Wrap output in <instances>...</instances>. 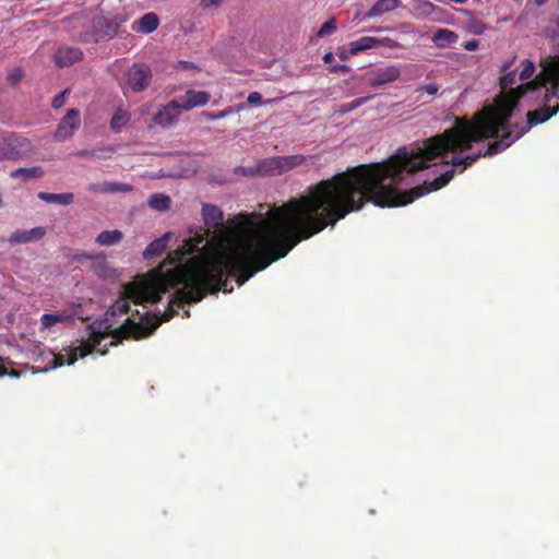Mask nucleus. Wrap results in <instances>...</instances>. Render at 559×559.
Segmentation results:
<instances>
[{
	"label": "nucleus",
	"mask_w": 559,
	"mask_h": 559,
	"mask_svg": "<svg viewBox=\"0 0 559 559\" xmlns=\"http://www.w3.org/2000/svg\"><path fill=\"white\" fill-rule=\"evenodd\" d=\"M537 7L546 4L549 0H533Z\"/></svg>",
	"instance_id": "obj_49"
},
{
	"label": "nucleus",
	"mask_w": 559,
	"mask_h": 559,
	"mask_svg": "<svg viewBox=\"0 0 559 559\" xmlns=\"http://www.w3.org/2000/svg\"><path fill=\"white\" fill-rule=\"evenodd\" d=\"M44 176V170L40 166L29 168L20 167L11 171L10 177L13 179L23 178V180L39 179Z\"/></svg>",
	"instance_id": "obj_26"
},
{
	"label": "nucleus",
	"mask_w": 559,
	"mask_h": 559,
	"mask_svg": "<svg viewBox=\"0 0 559 559\" xmlns=\"http://www.w3.org/2000/svg\"><path fill=\"white\" fill-rule=\"evenodd\" d=\"M464 49L474 51L479 47V41L476 39L467 40L463 44Z\"/></svg>",
	"instance_id": "obj_44"
},
{
	"label": "nucleus",
	"mask_w": 559,
	"mask_h": 559,
	"mask_svg": "<svg viewBox=\"0 0 559 559\" xmlns=\"http://www.w3.org/2000/svg\"><path fill=\"white\" fill-rule=\"evenodd\" d=\"M223 0H201L200 7L203 10L216 9L222 4Z\"/></svg>",
	"instance_id": "obj_40"
},
{
	"label": "nucleus",
	"mask_w": 559,
	"mask_h": 559,
	"mask_svg": "<svg viewBox=\"0 0 559 559\" xmlns=\"http://www.w3.org/2000/svg\"><path fill=\"white\" fill-rule=\"evenodd\" d=\"M46 235L44 227H34L32 229H17L9 237L11 245L28 243L40 240Z\"/></svg>",
	"instance_id": "obj_16"
},
{
	"label": "nucleus",
	"mask_w": 559,
	"mask_h": 559,
	"mask_svg": "<svg viewBox=\"0 0 559 559\" xmlns=\"http://www.w3.org/2000/svg\"><path fill=\"white\" fill-rule=\"evenodd\" d=\"M231 112H233V108L226 107L225 109L219 110L218 112L204 111L202 115L209 120H219V119H223V118L229 116Z\"/></svg>",
	"instance_id": "obj_37"
},
{
	"label": "nucleus",
	"mask_w": 559,
	"mask_h": 559,
	"mask_svg": "<svg viewBox=\"0 0 559 559\" xmlns=\"http://www.w3.org/2000/svg\"><path fill=\"white\" fill-rule=\"evenodd\" d=\"M106 335L102 333L93 332L87 341H83L80 345L75 346L68 355L67 364L73 365L78 358H83L98 348L102 344L103 338Z\"/></svg>",
	"instance_id": "obj_10"
},
{
	"label": "nucleus",
	"mask_w": 559,
	"mask_h": 559,
	"mask_svg": "<svg viewBox=\"0 0 559 559\" xmlns=\"http://www.w3.org/2000/svg\"><path fill=\"white\" fill-rule=\"evenodd\" d=\"M235 174L239 175V176H243V177H254V176H258L257 165L249 166V167L238 166V167L235 168Z\"/></svg>",
	"instance_id": "obj_38"
},
{
	"label": "nucleus",
	"mask_w": 559,
	"mask_h": 559,
	"mask_svg": "<svg viewBox=\"0 0 559 559\" xmlns=\"http://www.w3.org/2000/svg\"><path fill=\"white\" fill-rule=\"evenodd\" d=\"M183 317H190V311H189V310H186V311L183 312Z\"/></svg>",
	"instance_id": "obj_53"
},
{
	"label": "nucleus",
	"mask_w": 559,
	"mask_h": 559,
	"mask_svg": "<svg viewBox=\"0 0 559 559\" xmlns=\"http://www.w3.org/2000/svg\"><path fill=\"white\" fill-rule=\"evenodd\" d=\"M211 95L204 91L188 90L180 98L179 105L182 110H191L194 107H201L210 102Z\"/></svg>",
	"instance_id": "obj_15"
},
{
	"label": "nucleus",
	"mask_w": 559,
	"mask_h": 559,
	"mask_svg": "<svg viewBox=\"0 0 559 559\" xmlns=\"http://www.w3.org/2000/svg\"><path fill=\"white\" fill-rule=\"evenodd\" d=\"M378 41H379V46H384L388 48H399L401 46L397 41H395L389 37L378 39Z\"/></svg>",
	"instance_id": "obj_43"
},
{
	"label": "nucleus",
	"mask_w": 559,
	"mask_h": 559,
	"mask_svg": "<svg viewBox=\"0 0 559 559\" xmlns=\"http://www.w3.org/2000/svg\"><path fill=\"white\" fill-rule=\"evenodd\" d=\"M237 233L248 238L230 245L211 257L192 259L188 264H176L164 270L174 260H166L157 267L124 284L120 297L110 306L112 317L130 311V302L156 304L162 295L183 282L186 288L178 293V305L199 302L209 293H231L229 277L242 286L255 273L284 258L298 242L334 226L331 210L319 183L307 192L274 206L263 218L261 213H239L231 218Z\"/></svg>",
	"instance_id": "obj_2"
},
{
	"label": "nucleus",
	"mask_w": 559,
	"mask_h": 559,
	"mask_svg": "<svg viewBox=\"0 0 559 559\" xmlns=\"http://www.w3.org/2000/svg\"><path fill=\"white\" fill-rule=\"evenodd\" d=\"M340 58H341L342 60H346V58H347V57H346V53H345V52H342V53L340 55Z\"/></svg>",
	"instance_id": "obj_52"
},
{
	"label": "nucleus",
	"mask_w": 559,
	"mask_h": 559,
	"mask_svg": "<svg viewBox=\"0 0 559 559\" xmlns=\"http://www.w3.org/2000/svg\"><path fill=\"white\" fill-rule=\"evenodd\" d=\"M178 285H182V287L176 290L169 302L168 309L163 312L159 318L147 311L140 312L139 310H134L121 326L111 332L112 340L110 341V345L117 346L122 342V340L127 338H145L150 336L160 325V323L169 321L178 313L177 309L174 307L181 308L186 304L191 305L192 302L188 301L178 305V293L186 288V284L180 282L175 287Z\"/></svg>",
	"instance_id": "obj_3"
},
{
	"label": "nucleus",
	"mask_w": 559,
	"mask_h": 559,
	"mask_svg": "<svg viewBox=\"0 0 559 559\" xmlns=\"http://www.w3.org/2000/svg\"><path fill=\"white\" fill-rule=\"evenodd\" d=\"M129 121V115L122 109H117L110 120V128L115 131L121 130Z\"/></svg>",
	"instance_id": "obj_31"
},
{
	"label": "nucleus",
	"mask_w": 559,
	"mask_h": 559,
	"mask_svg": "<svg viewBox=\"0 0 559 559\" xmlns=\"http://www.w3.org/2000/svg\"><path fill=\"white\" fill-rule=\"evenodd\" d=\"M542 71L530 82L513 91L520 96L532 90L543 94L545 100L559 99V55L549 56L540 62Z\"/></svg>",
	"instance_id": "obj_4"
},
{
	"label": "nucleus",
	"mask_w": 559,
	"mask_h": 559,
	"mask_svg": "<svg viewBox=\"0 0 559 559\" xmlns=\"http://www.w3.org/2000/svg\"><path fill=\"white\" fill-rule=\"evenodd\" d=\"M180 110L182 108L179 105V100L173 99L155 114L153 120L163 128H169L177 122Z\"/></svg>",
	"instance_id": "obj_11"
},
{
	"label": "nucleus",
	"mask_w": 559,
	"mask_h": 559,
	"mask_svg": "<svg viewBox=\"0 0 559 559\" xmlns=\"http://www.w3.org/2000/svg\"><path fill=\"white\" fill-rule=\"evenodd\" d=\"M23 72L20 69H16L9 75V81L13 84L17 83L22 79Z\"/></svg>",
	"instance_id": "obj_46"
},
{
	"label": "nucleus",
	"mask_w": 559,
	"mask_h": 559,
	"mask_svg": "<svg viewBox=\"0 0 559 559\" xmlns=\"http://www.w3.org/2000/svg\"><path fill=\"white\" fill-rule=\"evenodd\" d=\"M419 8L427 14H430L435 11L436 7L429 2V1H423L420 4H419Z\"/></svg>",
	"instance_id": "obj_45"
},
{
	"label": "nucleus",
	"mask_w": 559,
	"mask_h": 559,
	"mask_svg": "<svg viewBox=\"0 0 559 559\" xmlns=\"http://www.w3.org/2000/svg\"><path fill=\"white\" fill-rule=\"evenodd\" d=\"M169 238L170 233H166L162 237L153 240L143 251V258L145 260H151L160 255L166 249Z\"/></svg>",
	"instance_id": "obj_21"
},
{
	"label": "nucleus",
	"mask_w": 559,
	"mask_h": 559,
	"mask_svg": "<svg viewBox=\"0 0 559 559\" xmlns=\"http://www.w3.org/2000/svg\"><path fill=\"white\" fill-rule=\"evenodd\" d=\"M514 61L515 56L512 57L510 60H507L500 69L501 76L499 79V85L502 90V93L498 97L509 94L511 90L518 88L512 87V85L516 82V69L513 67Z\"/></svg>",
	"instance_id": "obj_14"
},
{
	"label": "nucleus",
	"mask_w": 559,
	"mask_h": 559,
	"mask_svg": "<svg viewBox=\"0 0 559 559\" xmlns=\"http://www.w3.org/2000/svg\"><path fill=\"white\" fill-rule=\"evenodd\" d=\"M379 47L378 38L371 36H364L349 43L348 52L355 56L361 51Z\"/></svg>",
	"instance_id": "obj_23"
},
{
	"label": "nucleus",
	"mask_w": 559,
	"mask_h": 559,
	"mask_svg": "<svg viewBox=\"0 0 559 559\" xmlns=\"http://www.w3.org/2000/svg\"><path fill=\"white\" fill-rule=\"evenodd\" d=\"M72 320V314L68 310L57 313H44L40 319V331L50 330L59 323H68Z\"/></svg>",
	"instance_id": "obj_20"
},
{
	"label": "nucleus",
	"mask_w": 559,
	"mask_h": 559,
	"mask_svg": "<svg viewBox=\"0 0 559 559\" xmlns=\"http://www.w3.org/2000/svg\"><path fill=\"white\" fill-rule=\"evenodd\" d=\"M120 24L116 19H106L104 16L94 19L92 40L98 43L103 39L114 38L118 34Z\"/></svg>",
	"instance_id": "obj_9"
},
{
	"label": "nucleus",
	"mask_w": 559,
	"mask_h": 559,
	"mask_svg": "<svg viewBox=\"0 0 559 559\" xmlns=\"http://www.w3.org/2000/svg\"><path fill=\"white\" fill-rule=\"evenodd\" d=\"M80 126V111L75 108L69 109L57 127L55 139L58 141L70 139Z\"/></svg>",
	"instance_id": "obj_8"
},
{
	"label": "nucleus",
	"mask_w": 559,
	"mask_h": 559,
	"mask_svg": "<svg viewBox=\"0 0 559 559\" xmlns=\"http://www.w3.org/2000/svg\"><path fill=\"white\" fill-rule=\"evenodd\" d=\"M401 75V69L399 66H388L385 68L377 69L372 72L369 78V85L372 87H379L396 81Z\"/></svg>",
	"instance_id": "obj_12"
},
{
	"label": "nucleus",
	"mask_w": 559,
	"mask_h": 559,
	"mask_svg": "<svg viewBox=\"0 0 559 559\" xmlns=\"http://www.w3.org/2000/svg\"><path fill=\"white\" fill-rule=\"evenodd\" d=\"M82 58V50L74 47H60L53 55V60L59 68L70 67Z\"/></svg>",
	"instance_id": "obj_17"
},
{
	"label": "nucleus",
	"mask_w": 559,
	"mask_h": 559,
	"mask_svg": "<svg viewBox=\"0 0 559 559\" xmlns=\"http://www.w3.org/2000/svg\"><path fill=\"white\" fill-rule=\"evenodd\" d=\"M33 151L34 146L26 136L9 131L0 133V160H20Z\"/></svg>",
	"instance_id": "obj_5"
},
{
	"label": "nucleus",
	"mask_w": 559,
	"mask_h": 559,
	"mask_svg": "<svg viewBox=\"0 0 559 559\" xmlns=\"http://www.w3.org/2000/svg\"><path fill=\"white\" fill-rule=\"evenodd\" d=\"M180 63H181V64L183 66V68H186V69L191 68V67L193 66L191 62H188V61H181Z\"/></svg>",
	"instance_id": "obj_50"
},
{
	"label": "nucleus",
	"mask_w": 559,
	"mask_h": 559,
	"mask_svg": "<svg viewBox=\"0 0 559 559\" xmlns=\"http://www.w3.org/2000/svg\"><path fill=\"white\" fill-rule=\"evenodd\" d=\"M242 108H243V106H242V105H238V106H237V111H241V110H242Z\"/></svg>",
	"instance_id": "obj_54"
},
{
	"label": "nucleus",
	"mask_w": 559,
	"mask_h": 559,
	"mask_svg": "<svg viewBox=\"0 0 559 559\" xmlns=\"http://www.w3.org/2000/svg\"><path fill=\"white\" fill-rule=\"evenodd\" d=\"M336 31V20L331 17L325 23H323L320 29L317 33L318 37L329 36Z\"/></svg>",
	"instance_id": "obj_36"
},
{
	"label": "nucleus",
	"mask_w": 559,
	"mask_h": 559,
	"mask_svg": "<svg viewBox=\"0 0 559 559\" xmlns=\"http://www.w3.org/2000/svg\"><path fill=\"white\" fill-rule=\"evenodd\" d=\"M171 200L163 193H154L150 197L148 205L156 211H166L170 207Z\"/></svg>",
	"instance_id": "obj_30"
},
{
	"label": "nucleus",
	"mask_w": 559,
	"mask_h": 559,
	"mask_svg": "<svg viewBox=\"0 0 559 559\" xmlns=\"http://www.w3.org/2000/svg\"><path fill=\"white\" fill-rule=\"evenodd\" d=\"M454 3L464 4L467 2V0H451Z\"/></svg>",
	"instance_id": "obj_51"
},
{
	"label": "nucleus",
	"mask_w": 559,
	"mask_h": 559,
	"mask_svg": "<svg viewBox=\"0 0 559 559\" xmlns=\"http://www.w3.org/2000/svg\"><path fill=\"white\" fill-rule=\"evenodd\" d=\"M202 217L209 230L213 229L214 233L222 231L224 227V213L218 206L204 204L202 207Z\"/></svg>",
	"instance_id": "obj_13"
},
{
	"label": "nucleus",
	"mask_w": 559,
	"mask_h": 559,
	"mask_svg": "<svg viewBox=\"0 0 559 559\" xmlns=\"http://www.w3.org/2000/svg\"><path fill=\"white\" fill-rule=\"evenodd\" d=\"M247 102L250 105H260L262 100V95L259 92H251L248 97Z\"/></svg>",
	"instance_id": "obj_42"
},
{
	"label": "nucleus",
	"mask_w": 559,
	"mask_h": 559,
	"mask_svg": "<svg viewBox=\"0 0 559 559\" xmlns=\"http://www.w3.org/2000/svg\"><path fill=\"white\" fill-rule=\"evenodd\" d=\"M307 157L304 155L274 156L259 160L257 165L258 176H274L285 174L293 168L302 165Z\"/></svg>",
	"instance_id": "obj_6"
},
{
	"label": "nucleus",
	"mask_w": 559,
	"mask_h": 559,
	"mask_svg": "<svg viewBox=\"0 0 559 559\" xmlns=\"http://www.w3.org/2000/svg\"><path fill=\"white\" fill-rule=\"evenodd\" d=\"M38 199L45 201L47 203H59L62 205H70L73 202L74 195L71 192L66 193H49V192H39L37 194Z\"/></svg>",
	"instance_id": "obj_27"
},
{
	"label": "nucleus",
	"mask_w": 559,
	"mask_h": 559,
	"mask_svg": "<svg viewBox=\"0 0 559 559\" xmlns=\"http://www.w3.org/2000/svg\"><path fill=\"white\" fill-rule=\"evenodd\" d=\"M111 153L112 150L110 147H105V148H98V150H81V151H78L74 153V155L76 157H81V158H96V159H100V158H106L107 155L103 154V153Z\"/></svg>",
	"instance_id": "obj_32"
},
{
	"label": "nucleus",
	"mask_w": 559,
	"mask_h": 559,
	"mask_svg": "<svg viewBox=\"0 0 559 559\" xmlns=\"http://www.w3.org/2000/svg\"><path fill=\"white\" fill-rule=\"evenodd\" d=\"M48 356H49V360H48V362H47V365L45 367H43V368H40V367H31L29 368L33 373L46 372L48 370L61 367L66 362L64 357L61 354H55L53 352L49 350L48 352Z\"/></svg>",
	"instance_id": "obj_29"
},
{
	"label": "nucleus",
	"mask_w": 559,
	"mask_h": 559,
	"mask_svg": "<svg viewBox=\"0 0 559 559\" xmlns=\"http://www.w3.org/2000/svg\"><path fill=\"white\" fill-rule=\"evenodd\" d=\"M122 239H123V233L118 230V229H114V230H104V231H102L96 237L95 241L99 246L109 247V246H114V245L119 243Z\"/></svg>",
	"instance_id": "obj_28"
},
{
	"label": "nucleus",
	"mask_w": 559,
	"mask_h": 559,
	"mask_svg": "<svg viewBox=\"0 0 559 559\" xmlns=\"http://www.w3.org/2000/svg\"><path fill=\"white\" fill-rule=\"evenodd\" d=\"M127 85L133 92L139 93L146 90L153 78L152 70L143 63H135L127 71Z\"/></svg>",
	"instance_id": "obj_7"
},
{
	"label": "nucleus",
	"mask_w": 559,
	"mask_h": 559,
	"mask_svg": "<svg viewBox=\"0 0 559 559\" xmlns=\"http://www.w3.org/2000/svg\"><path fill=\"white\" fill-rule=\"evenodd\" d=\"M348 70V67L347 66H332L329 68V71L331 73H337V72H344V71H347Z\"/></svg>",
	"instance_id": "obj_47"
},
{
	"label": "nucleus",
	"mask_w": 559,
	"mask_h": 559,
	"mask_svg": "<svg viewBox=\"0 0 559 559\" xmlns=\"http://www.w3.org/2000/svg\"><path fill=\"white\" fill-rule=\"evenodd\" d=\"M68 92H69V90H64V91H62L61 93H59L58 95H56L53 97L51 106L55 109H59V108H61L64 105L66 95H67Z\"/></svg>",
	"instance_id": "obj_39"
},
{
	"label": "nucleus",
	"mask_w": 559,
	"mask_h": 559,
	"mask_svg": "<svg viewBox=\"0 0 559 559\" xmlns=\"http://www.w3.org/2000/svg\"><path fill=\"white\" fill-rule=\"evenodd\" d=\"M88 259L92 261L91 269L92 271L99 277L106 278L109 277L112 273V270L109 267L105 253H83L78 257V259L81 261V259Z\"/></svg>",
	"instance_id": "obj_18"
},
{
	"label": "nucleus",
	"mask_w": 559,
	"mask_h": 559,
	"mask_svg": "<svg viewBox=\"0 0 559 559\" xmlns=\"http://www.w3.org/2000/svg\"><path fill=\"white\" fill-rule=\"evenodd\" d=\"M418 91L427 93L428 95H436L439 91V86L436 83L426 84L420 86Z\"/></svg>",
	"instance_id": "obj_41"
},
{
	"label": "nucleus",
	"mask_w": 559,
	"mask_h": 559,
	"mask_svg": "<svg viewBox=\"0 0 559 559\" xmlns=\"http://www.w3.org/2000/svg\"><path fill=\"white\" fill-rule=\"evenodd\" d=\"M496 98L492 106L476 112L473 118L456 117L454 124L440 134L432 135L421 144L400 147L383 163L361 164L346 171L321 180V190L334 222L361 210L371 202L380 207L403 206L426 193L447 186L453 178L449 169L432 181L399 191L406 175L423 170L437 158L444 164L461 168L472 166L481 156H492L508 148L532 127L546 122L559 111V105L548 106L543 94L527 91Z\"/></svg>",
	"instance_id": "obj_1"
},
{
	"label": "nucleus",
	"mask_w": 559,
	"mask_h": 559,
	"mask_svg": "<svg viewBox=\"0 0 559 559\" xmlns=\"http://www.w3.org/2000/svg\"><path fill=\"white\" fill-rule=\"evenodd\" d=\"M87 190L92 193H117V192H131L133 187L129 183L122 182H99L91 183Z\"/></svg>",
	"instance_id": "obj_19"
},
{
	"label": "nucleus",
	"mask_w": 559,
	"mask_h": 559,
	"mask_svg": "<svg viewBox=\"0 0 559 559\" xmlns=\"http://www.w3.org/2000/svg\"><path fill=\"white\" fill-rule=\"evenodd\" d=\"M456 40H457V35L448 28L438 29L433 34V37H432V41L439 48H445L448 46H451Z\"/></svg>",
	"instance_id": "obj_25"
},
{
	"label": "nucleus",
	"mask_w": 559,
	"mask_h": 559,
	"mask_svg": "<svg viewBox=\"0 0 559 559\" xmlns=\"http://www.w3.org/2000/svg\"><path fill=\"white\" fill-rule=\"evenodd\" d=\"M370 98H371V96H365V97L355 98L348 103L342 104V105H340L337 112H340V114L350 112V111L355 110L356 108L366 104Z\"/></svg>",
	"instance_id": "obj_34"
},
{
	"label": "nucleus",
	"mask_w": 559,
	"mask_h": 559,
	"mask_svg": "<svg viewBox=\"0 0 559 559\" xmlns=\"http://www.w3.org/2000/svg\"><path fill=\"white\" fill-rule=\"evenodd\" d=\"M14 362L0 357V377L10 376L12 378H20L22 374V371H17L13 368Z\"/></svg>",
	"instance_id": "obj_33"
},
{
	"label": "nucleus",
	"mask_w": 559,
	"mask_h": 559,
	"mask_svg": "<svg viewBox=\"0 0 559 559\" xmlns=\"http://www.w3.org/2000/svg\"><path fill=\"white\" fill-rule=\"evenodd\" d=\"M158 25V16L154 12H148L138 20L136 26H133L132 28L139 33L151 34L157 29Z\"/></svg>",
	"instance_id": "obj_22"
},
{
	"label": "nucleus",
	"mask_w": 559,
	"mask_h": 559,
	"mask_svg": "<svg viewBox=\"0 0 559 559\" xmlns=\"http://www.w3.org/2000/svg\"><path fill=\"white\" fill-rule=\"evenodd\" d=\"M521 68L519 79L522 81L530 79L535 72V64L530 59L522 60Z\"/></svg>",
	"instance_id": "obj_35"
},
{
	"label": "nucleus",
	"mask_w": 559,
	"mask_h": 559,
	"mask_svg": "<svg viewBox=\"0 0 559 559\" xmlns=\"http://www.w3.org/2000/svg\"><path fill=\"white\" fill-rule=\"evenodd\" d=\"M401 5V0H378L368 11L367 16H379Z\"/></svg>",
	"instance_id": "obj_24"
},
{
	"label": "nucleus",
	"mask_w": 559,
	"mask_h": 559,
	"mask_svg": "<svg viewBox=\"0 0 559 559\" xmlns=\"http://www.w3.org/2000/svg\"><path fill=\"white\" fill-rule=\"evenodd\" d=\"M323 61L325 63H332L334 61V55L332 52H326L324 56H323Z\"/></svg>",
	"instance_id": "obj_48"
}]
</instances>
